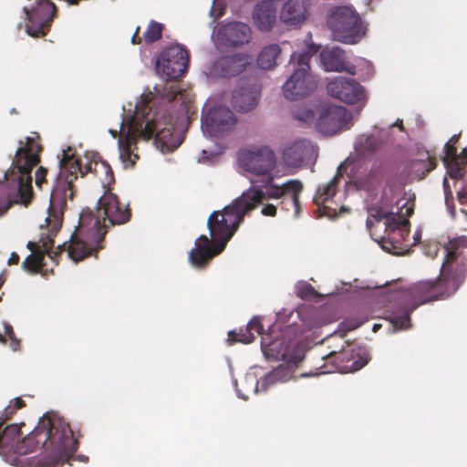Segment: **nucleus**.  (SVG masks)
Returning a JSON list of instances; mask_svg holds the SVG:
<instances>
[{
  "label": "nucleus",
  "instance_id": "obj_31",
  "mask_svg": "<svg viewBox=\"0 0 467 467\" xmlns=\"http://www.w3.org/2000/svg\"><path fill=\"white\" fill-rule=\"evenodd\" d=\"M164 25L155 20H151L146 31L143 33V40L146 44H151L160 40L162 36Z\"/></svg>",
  "mask_w": 467,
  "mask_h": 467
},
{
  "label": "nucleus",
  "instance_id": "obj_53",
  "mask_svg": "<svg viewBox=\"0 0 467 467\" xmlns=\"http://www.w3.org/2000/svg\"><path fill=\"white\" fill-rule=\"evenodd\" d=\"M11 340V348L14 351H16L18 348H19V340L16 337V335H14V337L13 339H10Z\"/></svg>",
  "mask_w": 467,
  "mask_h": 467
},
{
  "label": "nucleus",
  "instance_id": "obj_56",
  "mask_svg": "<svg viewBox=\"0 0 467 467\" xmlns=\"http://www.w3.org/2000/svg\"><path fill=\"white\" fill-rule=\"evenodd\" d=\"M70 5H78L80 0H66Z\"/></svg>",
  "mask_w": 467,
  "mask_h": 467
},
{
  "label": "nucleus",
  "instance_id": "obj_5",
  "mask_svg": "<svg viewBox=\"0 0 467 467\" xmlns=\"http://www.w3.org/2000/svg\"><path fill=\"white\" fill-rule=\"evenodd\" d=\"M109 132L114 138L119 137L118 146H131L150 140L154 146H181L185 138V130H177L171 119L145 122L135 115L122 119L119 131L110 130Z\"/></svg>",
  "mask_w": 467,
  "mask_h": 467
},
{
  "label": "nucleus",
  "instance_id": "obj_27",
  "mask_svg": "<svg viewBox=\"0 0 467 467\" xmlns=\"http://www.w3.org/2000/svg\"><path fill=\"white\" fill-rule=\"evenodd\" d=\"M253 330H254L258 335H263L264 326L262 325L261 318L258 316H254L247 323L245 329H240L239 333H237L235 330H230L228 332L227 341L230 344L234 342L249 344L254 339V336L252 333Z\"/></svg>",
  "mask_w": 467,
  "mask_h": 467
},
{
  "label": "nucleus",
  "instance_id": "obj_63",
  "mask_svg": "<svg viewBox=\"0 0 467 467\" xmlns=\"http://www.w3.org/2000/svg\"><path fill=\"white\" fill-rule=\"evenodd\" d=\"M5 280L2 278V276L0 275V287L3 285Z\"/></svg>",
  "mask_w": 467,
  "mask_h": 467
},
{
  "label": "nucleus",
  "instance_id": "obj_4",
  "mask_svg": "<svg viewBox=\"0 0 467 467\" xmlns=\"http://www.w3.org/2000/svg\"><path fill=\"white\" fill-rule=\"evenodd\" d=\"M413 213V204L404 198L389 197L384 194L380 201L368 209L369 217L366 224L370 227L372 220L380 222L384 220V235L379 244L381 248L392 254H404L410 251L405 244L410 234V217Z\"/></svg>",
  "mask_w": 467,
  "mask_h": 467
},
{
  "label": "nucleus",
  "instance_id": "obj_22",
  "mask_svg": "<svg viewBox=\"0 0 467 467\" xmlns=\"http://www.w3.org/2000/svg\"><path fill=\"white\" fill-rule=\"evenodd\" d=\"M221 42L226 46H241L248 43L251 38L250 27L241 22L223 26L218 31Z\"/></svg>",
  "mask_w": 467,
  "mask_h": 467
},
{
  "label": "nucleus",
  "instance_id": "obj_18",
  "mask_svg": "<svg viewBox=\"0 0 467 467\" xmlns=\"http://www.w3.org/2000/svg\"><path fill=\"white\" fill-rule=\"evenodd\" d=\"M260 96L261 88L257 84L241 79L233 93L232 104L240 112H249L258 105Z\"/></svg>",
  "mask_w": 467,
  "mask_h": 467
},
{
  "label": "nucleus",
  "instance_id": "obj_57",
  "mask_svg": "<svg viewBox=\"0 0 467 467\" xmlns=\"http://www.w3.org/2000/svg\"><path fill=\"white\" fill-rule=\"evenodd\" d=\"M35 245H36V244H35V243H33V242H30V241H29V242L27 243V245H26V246H27V248H28V249L33 250V249H34V247H35Z\"/></svg>",
  "mask_w": 467,
  "mask_h": 467
},
{
  "label": "nucleus",
  "instance_id": "obj_40",
  "mask_svg": "<svg viewBox=\"0 0 467 467\" xmlns=\"http://www.w3.org/2000/svg\"><path fill=\"white\" fill-rule=\"evenodd\" d=\"M47 174V170L43 167H39L35 173L36 177V184L41 187V184L45 182V176Z\"/></svg>",
  "mask_w": 467,
  "mask_h": 467
},
{
  "label": "nucleus",
  "instance_id": "obj_32",
  "mask_svg": "<svg viewBox=\"0 0 467 467\" xmlns=\"http://www.w3.org/2000/svg\"><path fill=\"white\" fill-rule=\"evenodd\" d=\"M224 149L212 148L208 150L203 148L201 156L198 158V162L209 166L218 163Z\"/></svg>",
  "mask_w": 467,
  "mask_h": 467
},
{
  "label": "nucleus",
  "instance_id": "obj_28",
  "mask_svg": "<svg viewBox=\"0 0 467 467\" xmlns=\"http://www.w3.org/2000/svg\"><path fill=\"white\" fill-rule=\"evenodd\" d=\"M247 59L240 54L224 57L221 61V70L224 77H233L242 73L247 65Z\"/></svg>",
  "mask_w": 467,
  "mask_h": 467
},
{
  "label": "nucleus",
  "instance_id": "obj_8",
  "mask_svg": "<svg viewBox=\"0 0 467 467\" xmlns=\"http://www.w3.org/2000/svg\"><path fill=\"white\" fill-rule=\"evenodd\" d=\"M378 148H354L348 157L337 169L336 175L327 182L318 186L314 202L320 206L329 201L337 192V183L344 173L356 176L368 170V164L377 159Z\"/></svg>",
  "mask_w": 467,
  "mask_h": 467
},
{
  "label": "nucleus",
  "instance_id": "obj_2",
  "mask_svg": "<svg viewBox=\"0 0 467 467\" xmlns=\"http://www.w3.org/2000/svg\"><path fill=\"white\" fill-rule=\"evenodd\" d=\"M467 237L461 235L448 242L445 246V260L441 266L437 280L420 281L397 293L399 304L387 311L386 319L391 331L398 332L411 327L410 315L420 305L446 299L455 294L467 275Z\"/></svg>",
  "mask_w": 467,
  "mask_h": 467
},
{
  "label": "nucleus",
  "instance_id": "obj_45",
  "mask_svg": "<svg viewBox=\"0 0 467 467\" xmlns=\"http://www.w3.org/2000/svg\"><path fill=\"white\" fill-rule=\"evenodd\" d=\"M140 26H137L132 37H131V43L133 45H138V44H140L143 40V36H140L139 34H140Z\"/></svg>",
  "mask_w": 467,
  "mask_h": 467
},
{
  "label": "nucleus",
  "instance_id": "obj_11",
  "mask_svg": "<svg viewBox=\"0 0 467 467\" xmlns=\"http://www.w3.org/2000/svg\"><path fill=\"white\" fill-rule=\"evenodd\" d=\"M261 350L266 359L285 360V366H291L294 370L304 355L295 342L284 335L272 337L271 335H264L261 338Z\"/></svg>",
  "mask_w": 467,
  "mask_h": 467
},
{
  "label": "nucleus",
  "instance_id": "obj_38",
  "mask_svg": "<svg viewBox=\"0 0 467 467\" xmlns=\"http://www.w3.org/2000/svg\"><path fill=\"white\" fill-rule=\"evenodd\" d=\"M25 140V142L23 140L19 141V146H41L40 136L37 132H31V134L26 137Z\"/></svg>",
  "mask_w": 467,
  "mask_h": 467
},
{
  "label": "nucleus",
  "instance_id": "obj_20",
  "mask_svg": "<svg viewBox=\"0 0 467 467\" xmlns=\"http://www.w3.org/2000/svg\"><path fill=\"white\" fill-rule=\"evenodd\" d=\"M318 157V148H284L282 159L284 164L291 168H309L314 166Z\"/></svg>",
  "mask_w": 467,
  "mask_h": 467
},
{
  "label": "nucleus",
  "instance_id": "obj_6",
  "mask_svg": "<svg viewBox=\"0 0 467 467\" xmlns=\"http://www.w3.org/2000/svg\"><path fill=\"white\" fill-rule=\"evenodd\" d=\"M42 148H17L13 165L19 175L8 184L0 183V216L13 203L27 206L32 198V169L39 162L38 152Z\"/></svg>",
  "mask_w": 467,
  "mask_h": 467
},
{
  "label": "nucleus",
  "instance_id": "obj_36",
  "mask_svg": "<svg viewBox=\"0 0 467 467\" xmlns=\"http://www.w3.org/2000/svg\"><path fill=\"white\" fill-rule=\"evenodd\" d=\"M296 296L300 298H309L315 296L314 287L307 282H298L296 285Z\"/></svg>",
  "mask_w": 467,
  "mask_h": 467
},
{
  "label": "nucleus",
  "instance_id": "obj_37",
  "mask_svg": "<svg viewBox=\"0 0 467 467\" xmlns=\"http://www.w3.org/2000/svg\"><path fill=\"white\" fill-rule=\"evenodd\" d=\"M358 358L354 360L350 366V371H358L364 368L368 360L369 356L366 348H360L358 353Z\"/></svg>",
  "mask_w": 467,
  "mask_h": 467
},
{
  "label": "nucleus",
  "instance_id": "obj_43",
  "mask_svg": "<svg viewBox=\"0 0 467 467\" xmlns=\"http://www.w3.org/2000/svg\"><path fill=\"white\" fill-rule=\"evenodd\" d=\"M445 204H446V207H447V210H448L449 213L451 216H454V214H455V207H454V204H453V197L451 199L450 197H445Z\"/></svg>",
  "mask_w": 467,
  "mask_h": 467
},
{
  "label": "nucleus",
  "instance_id": "obj_35",
  "mask_svg": "<svg viewBox=\"0 0 467 467\" xmlns=\"http://www.w3.org/2000/svg\"><path fill=\"white\" fill-rule=\"evenodd\" d=\"M292 114L296 119L306 124L313 122L315 119V112L306 107H298L293 110Z\"/></svg>",
  "mask_w": 467,
  "mask_h": 467
},
{
  "label": "nucleus",
  "instance_id": "obj_14",
  "mask_svg": "<svg viewBox=\"0 0 467 467\" xmlns=\"http://www.w3.org/2000/svg\"><path fill=\"white\" fill-rule=\"evenodd\" d=\"M351 119V114L343 106L325 107L317 119L316 130L323 136L331 137L348 130Z\"/></svg>",
  "mask_w": 467,
  "mask_h": 467
},
{
  "label": "nucleus",
  "instance_id": "obj_54",
  "mask_svg": "<svg viewBox=\"0 0 467 467\" xmlns=\"http://www.w3.org/2000/svg\"><path fill=\"white\" fill-rule=\"evenodd\" d=\"M161 154L162 155H165V154H169V153H171L176 148H164V147H161V148H157Z\"/></svg>",
  "mask_w": 467,
  "mask_h": 467
},
{
  "label": "nucleus",
  "instance_id": "obj_51",
  "mask_svg": "<svg viewBox=\"0 0 467 467\" xmlns=\"http://www.w3.org/2000/svg\"><path fill=\"white\" fill-rule=\"evenodd\" d=\"M421 239V230L417 229L413 234V244H418Z\"/></svg>",
  "mask_w": 467,
  "mask_h": 467
},
{
  "label": "nucleus",
  "instance_id": "obj_34",
  "mask_svg": "<svg viewBox=\"0 0 467 467\" xmlns=\"http://www.w3.org/2000/svg\"><path fill=\"white\" fill-rule=\"evenodd\" d=\"M135 149L136 148H118L119 158L125 169L132 167L136 160L139 159V155L133 150Z\"/></svg>",
  "mask_w": 467,
  "mask_h": 467
},
{
  "label": "nucleus",
  "instance_id": "obj_25",
  "mask_svg": "<svg viewBox=\"0 0 467 467\" xmlns=\"http://www.w3.org/2000/svg\"><path fill=\"white\" fill-rule=\"evenodd\" d=\"M345 52L340 47L325 49L320 53V60L326 71H346L355 75V67H347Z\"/></svg>",
  "mask_w": 467,
  "mask_h": 467
},
{
  "label": "nucleus",
  "instance_id": "obj_47",
  "mask_svg": "<svg viewBox=\"0 0 467 467\" xmlns=\"http://www.w3.org/2000/svg\"><path fill=\"white\" fill-rule=\"evenodd\" d=\"M291 146H295V147H297V146H311V143H310L309 140H307L305 138H298V139L294 140V142H293V144Z\"/></svg>",
  "mask_w": 467,
  "mask_h": 467
},
{
  "label": "nucleus",
  "instance_id": "obj_24",
  "mask_svg": "<svg viewBox=\"0 0 467 467\" xmlns=\"http://www.w3.org/2000/svg\"><path fill=\"white\" fill-rule=\"evenodd\" d=\"M253 20L257 28L268 32L272 30L276 20L275 0H262L254 8Z\"/></svg>",
  "mask_w": 467,
  "mask_h": 467
},
{
  "label": "nucleus",
  "instance_id": "obj_33",
  "mask_svg": "<svg viewBox=\"0 0 467 467\" xmlns=\"http://www.w3.org/2000/svg\"><path fill=\"white\" fill-rule=\"evenodd\" d=\"M341 356H343V354H339L338 356H337V358H335L336 353L330 352L326 357V363L323 366L317 368V371L315 372L313 375H323L341 370V366L337 363V358H339ZM322 358L325 359V357H322Z\"/></svg>",
  "mask_w": 467,
  "mask_h": 467
},
{
  "label": "nucleus",
  "instance_id": "obj_52",
  "mask_svg": "<svg viewBox=\"0 0 467 467\" xmlns=\"http://www.w3.org/2000/svg\"><path fill=\"white\" fill-rule=\"evenodd\" d=\"M233 384L235 388V392H236V395L238 396V398L240 399H243L244 400H247V397L245 395H244L238 389H237V379H234L233 380Z\"/></svg>",
  "mask_w": 467,
  "mask_h": 467
},
{
  "label": "nucleus",
  "instance_id": "obj_23",
  "mask_svg": "<svg viewBox=\"0 0 467 467\" xmlns=\"http://www.w3.org/2000/svg\"><path fill=\"white\" fill-rule=\"evenodd\" d=\"M398 128L400 132L408 135L403 126L402 119H398L393 124L388 128L375 130L370 135H361L358 140V146H379L382 144H396L397 140L393 135V130Z\"/></svg>",
  "mask_w": 467,
  "mask_h": 467
},
{
  "label": "nucleus",
  "instance_id": "obj_39",
  "mask_svg": "<svg viewBox=\"0 0 467 467\" xmlns=\"http://www.w3.org/2000/svg\"><path fill=\"white\" fill-rule=\"evenodd\" d=\"M22 267L24 270L29 273L36 272V261L33 257L32 254H29L22 263Z\"/></svg>",
  "mask_w": 467,
  "mask_h": 467
},
{
  "label": "nucleus",
  "instance_id": "obj_50",
  "mask_svg": "<svg viewBox=\"0 0 467 467\" xmlns=\"http://www.w3.org/2000/svg\"><path fill=\"white\" fill-rule=\"evenodd\" d=\"M19 259H20L19 255L16 253L13 252L11 254L7 263H8V265H16V264H18Z\"/></svg>",
  "mask_w": 467,
  "mask_h": 467
},
{
  "label": "nucleus",
  "instance_id": "obj_59",
  "mask_svg": "<svg viewBox=\"0 0 467 467\" xmlns=\"http://www.w3.org/2000/svg\"><path fill=\"white\" fill-rule=\"evenodd\" d=\"M458 197H459V200L461 202H463V200L462 198H464V195L462 194V192H458Z\"/></svg>",
  "mask_w": 467,
  "mask_h": 467
},
{
  "label": "nucleus",
  "instance_id": "obj_10",
  "mask_svg": "<svg viewBox=\"0 0 467 467\" xmlns=\"http://www.w3.org/2000/svg\"><path fill=\"white\" fill-rule=\"evenodd\" d=\"M236 161L240 173L266 175L275 169L276 157L272 148H239Z\"/></svg>",
  "mask_w": 467,
  "mask_h": 467
},
{
  "label": "nucleus",
  "instance_id": "obj_17",
  "mask_svg": "<svg viewBox=\"0 0 467 467\" xmlns=\"http://www.w3.org/2000/svg\"><path fill=\"white\" fill-rule=\"evenodd\" d=\"M250 188H254L259 192H262L261 199L257 205L261 203L265 199H279L285 194H290L292 202L296 208V214H298L300 209L298 194L303 189V184L300 181L289 180L284 182L282 185L270 183L257 186L253 185Z\"/></svg>",
  "mask_w": 467,
  "mask_h": 467
},
{
  "label": "nucleus",
  "instance_id": "obj_29",
  "mask_svg": "<svg viewBox=\"0 0 467 467\" xmlns=\"http://www.w3.org/2000/svg\"><path fill=\"white\" fill-rule=\"evenodd\" d=\"M281 54V47L277 44L265 47L257 57V64L263 69H271L276 65V60Z\"/></svg>",
  "mask_w": 467,
  "mask_h": 467
},
{
  "label": "nucleus",
  "instance_id": "obj_3",
  "mask_svg": "<svg viewBox=\"0 0 467 467\" xmlns=\"http://www.w3.org/2000/svg\"><path fill=\"white\" fill-rule=\"evenodd\" d=\"M261 194L262 192L248 188L225 206L223 213L219 211L212 213L207 221V226L213 244L205 235L196 239L195 246L189 254V260L194 267H204L213 257L225 248L244 215L257 206Z\"/></svg>",
  "mask_w": 467,
  "mask_h": 467
},
{
  "label": "nucleus",
  "instance_id": "obj_12",
  "mask_svg": "<svg viewBox=\"0 0 467 467\" xmlns=\"http://www.w3.org/2000/svg\"><path fill=\"white\" fill-rule=\"evenodd\" d=\"M27 22L26 32L34 37L45 36L49 31L57 8L51 0H37L35 6L24 7Z\"/></svg>",
  "mask_w": 467,
  "mask_h": 467
},
{
  "label": "nucleus",
  "instance_id": "obj_41",
  "mask_svg": "<svg viewBox=\"0 0 467 467\" xmlns=\"http://www.w3.org/2000/svg\"><path fill=\"white\" fill-rule=\"evenodd\" d=\"M16 408L13 407L12 404H9L8 406H6L5 408V410L1 412L0 414V417L2 418L1 420H4V422L9 419L15 412H16Z\"/></svg>",
  "mask_w": 467,
  "mask_h": 467
},
{
  "label": "nucleus",
  "instance_id": "obj_58",
  "mask_svg": "<svg viewBox=\"0 0 467 467\" xmlns=\"http://www.w3.org/2000/svg\"><path fill=\"white\" fill-rule=\"evenodd\" d=\"M176 99V94L175 93H171V96L168 98V101L171 102L172 100H174Z\"/></svg>",
  "mask_w": 467,
  "mask_h": 467
},
{
  "label": "nucleus",
  "instance_id": "obj_13",
  "mask_svg": "<svg viewBox=\"0 0 467 467\" xmlns=\"http://www.w3.org/2000/svg\"><path fill=\"white\" fill-rule=\"evenodd\" d=\"M190 61L189 51L182 45L166 47L159 55L156 67L170 79H178L183 76Z\"/></svg>",
  "mask_w": 467,
  "mask_h": 467
},
{
  "label": "nucleus",
  "instance_id": "obj_16",
  "mask_svg": "<svg viewBox=\"0 0 467 467\" xmlns=\"http://www.w3.org/2000/svg\"><path fill=\"white\" fill-rule=\"evenodd\" d=\"M327 90L329 96L347 104H355L364 97L363 87L354 79L344 77L329 81Z\"/></svg>",
  "mask_w": 467,
  "mask_h": 467
},
{
  "label": "nucleus",
  "instance_id": "obj_46",
  "mask_svg": "<svg viewBox=\"0 0 467 467\" xmlns=\"http://www.w3.org/2000/svg\"><path fill=\"white\" fill-rule=\"evenodd\" d=\"M3 326H4V329H5V334L10 338V339H13L14 337V335H15V332L13 330V327L7 323V322H4L3 323Z\"/></svg>",
  "mask_w": 467,
  "mask_h": 467
},
{
  "label": "nucleus",
  "instance_id": "obj_62",
  "mask_svg": "<svg viewBox=\"0 0 467 467\" xmlns=\"http://www.w3.org/2000/svg\"><path fill=\"white\" fill-rule=\"evenodd\" d=\"M379 327H380V325L375 324V325L373 326V330H374V331H377Z\"/></svg>",
  "mask_w": 467,
  "mask_h": 467
},
{
  "label": "nucleus",
  "instance_id": "obj_15",
  "mask_svg": "<svg viewBox=\"0 0 467 467\" xmlns=\"http://www.w3.org/2000/svg\"><path fill=\"white\" fill-rule=\"evenodd\" d=\"M237 123L234 113L227 107H213L202 113V131L211 137H220L233 130Z\"/></svg>",
  "mask_w": 467,
  "mask_h": 467
},
{
  "label": "nucleus",
  "instance_id": "obj_21",
  "mask_svg": "<svg viewBox=\"0 0 467 467\" xmlns=\"http://www.w3.org/2000/svg\"><path fill=\"white\" fill-rule=\"evenodd\" d=\"M443 148V164L447 173L452 179H461L467 172V148Z\"/></svg>",
  "mask_w": 467,
  "mask_h": 467
},
{
  "label": "nucleus",
  "instance_id": "obj_55",
  "mask_svg": "<svg viewBox=\"0 0 467 467\" xmlns=\"http://www.w3.org/2000/svg\"><path fill=\"white\" fill-rule=\"evenodd\" d=\"M78 459L80 462H88V458L87 456L83 455V454L78 455Z\"/></svg>",
  "mask_w": 467,
  "mask_h": 467
},
{
  "label": "nucleus",
  "instance_id": "obj_42",
  "mask_svg": "<svg viewBox=\"0 0 467 467\" xmlns=\"http://www.w3.org/2000/svg\"><path fill=\"white\" fill-rule=\"evenodd\" d=\"M276 213V207L274 204H266L262 209V214L265 216H275Z\"/></svg>",
  "mask_w": 467,
  "mask_h": 467
},
{
  "label": "nucleus",
  "instance_id": "obj_48",
  "mask_svg": "<svg viewBox=\"0 0 467 467\" xmlns=\"http://www.w3.org/2000/svg\"><path fill=\"white\" fill-rule=\"evenodd\" d=\"M461 137V132L459 134H454L451 137V139L444 144V146H454Z\"/></svg>",
  "mask_w": 467,
  "mask_h": 467
},
{
  "label": "nucleus",
  "instance_id": "obj_44",
  "mask_svg": "<svg viewBox=\"0 0 467 467\" xmlns=\"http://www.w3.org/2000/svg\"><path fill=\"white\" fill-rule=\"evenodd\" d=\"M442 187H443V192H444L445 197H450L451 199L452 192H451L448 179L446 177L443 179Z\"/></svg>",
  "mask_w": 467,
  "mask_h": 467
},
{
  "label": "nucleus",
  "instance_id": "obj_7",
  "mask_svg": "<svg viewBox=\"0 0 467 467\" xmlns=\"http://www.w3.org/2000/svg\"><path fill=\"white\" fill-rule=\"evenodd\" d=\"M319 49L315 44L309 45L300 53H293L289 64L294 72L283 86L286 99L296 100L310 95L317 86V79L311 74L309 62L313 55Z\"/></svg>",
  "mask_w": 467,
  "mask_h": 467
},
{
  "label": "nucleus",
  "instance_id": "obj_26",
  "mask_svg": "<svg viewBox=\"0 0 467 467\" xmlns=\"http://www.w3.org/2000/svg\"><path fill=\"white\" fill-rule=\"evenodd\" d=\"M307 0H287L281 10L280 19L290 26L301 24L306 16Z\"/></svg>",
  "mask_w": 467,
  "mask_h": 467
},
{
  "label": "nucleus",
  "instance_id": "obj_61",
  "mask_svg": "<svg viewBox=\"0 0 467 467\" xmlns=\"http://www.w3.org/2000/svg\"><path fill=\"white\" fill-rule=\"evenodd\" d=\"M5 337L2 334H0V342L5 343Z\"/></svg>",
  "mask_w": 467,
  "mask_h": 467
},
{
  "label": "nucleus",
  "instance_id": "obj_49",
  "mask_svg": "<svg viewBox=\"0 0 467 467\" xmlns=\"http://www.w3.org/2000/svg\"><path fill=\"white\" fill-rule=\"evenodd\" d=\"M10 404H12L13 407L16 408V410H17L23 407L24 402L20 398H15L10 401Z\"/></svg>",
  "mask_w": 467,
  "mask_h": 467
},
{
  "label": "nucleus",
  "instance_id": "obj_30",
  "mask_svg": "<svg viewBox=\"0 0 467 467\" xmlns=\"http://www.w3.org/2000/svg\"><path fill=\"white\" fill-rule=\"evenodd\" d=\"M408 169L409 171L415 177H418L419 179L423 178L433 169V164L430 160V152L427 151L426 159L411 160L408 164Z\"/></svg>",
  "mask_w": 467,
  "mask_h": 467
},
{
  "label": "nucleus",
  "instance_id": "obj_60",
  "mask_svg": "<svg viewBox=\"0 0 467 467\" xmlns=\"http://www.w3.org/2000/svg\"><path fill=\"white\" fill-rule=\"evenodd\" d=\"M361 324H362V322H358V323H356L355 325H353V326L350 327V329H354V328H356V327H358Z\"/></svg>",
  "mask_w": 467,
  "mask_h": 467
},
{
  "label": "nucleus",
  "instance_id": "obj_1",
  "mask_svg": "<svg viewBox=\"0 0 467 467\" xmlns=\"http://www.w3.org/2000/svg\"><path fill=\"white\" fill-rule=\"evenodd\" d=\"M59 171L56 176L50 193V206L65 205L67 198H73V183L78 179V173L82 176L93 172L98 176L105 192L97 202V214L94 216L90 211L82 212L80 221L84 223L86 216L90 218L93 225L88 230L86 239L77 242L71 235L70 244L64 242L57 247V252L52 250L53 237L59 230L60 224L56 223L48 234H42L39 240L43 253L54 259L59 253L67 250V255L75 263L81 261L91 254L93 251L101 248L105 232L102 233L101 220L108 219L111 224H123L130 221L131 216L129 204L120 203L118 196L111 192L109 186L115 182L110 165L100 159L94 151L85 150L78 152L77 148H62L57 154Z\"/></svg>",
  "mask_w": 467,
  "mask_h": 467
},
{
  "label": "nucleus",
  "instance_id": "obj_19",
  "mask_svg": "<svg viewBox=\"0 0 467 467\" xmlns=\"http://www.w3.org/2000/svg\"><path fill=\"white\" fill-rule=\"evenodd\" d=\"M294 370L291 366H285L284 364L279 365L275 368L266 373L260 379H257L255 376L251 373H247L245 376L246 381H254V393L266 392L271 387L277 383L286 382L293 377Z\"/></svg>",
  "mask_w": 467,
  "mask_h": 467
},
{
  "label": "nucleus",
  "instance_id": "obj_9",
  "mask_svg": "<svg viewBox=\"0 0 467 467\" xmlns=\"http://www.w3.org/2000/svg\"><path fill=\"white\" fill-rule=\"evenodd\" d=\"M327 24L333 38L343 44H357L365 34L358 14L348 6L332 8Z\"/></svg>",
  "mask_w": 467,
  "mask_h": 467
}]
</instances>
